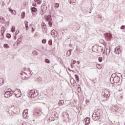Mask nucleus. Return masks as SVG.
<instances>
[{
  "label": "nucleus",
  "mask_w": 125,
  "mask_h": 125,
  "mask_svg": "<svg viewBox=\"0 0 125 125\" xmlns=\"http://www.w3.org/2000/svg\"><path fill=\"white\" fill-rule=\"evenodd\" d=\"M14 94L15 96H16V97H21V95H22V94H21V91H20V90L18 89H16L14 91Z\"/></svg>",
  "instance_id": "nucleus-1"
},
{
  "label": "nucleus",
  "mask_w": 125,
  "mask_h": 125,
  "mask_svg": "<svg viewBox=\"0 0 125 125\" xmlns=\"http://www.w3.org/2000/svg\"><path fill=\"white\" fill-rule=\"evenodd\" d=\"M37 95H36V93H35V91L31 90L29 91V97L31 98H35Z\"/></svg>",
  "instance_id": "nucleus-2"
},
{
  "label": "nucleus",
  "mask_w": 125,
  "mask_h": 125,
  "mask_svg": "<svg viewBox=\"0 0 125 125\" xmlns=\"http://www.w3.org/2000/svg\"><path fill=\"white\" fill-rule=\"evenodd\" d=\"M28 110L27 109H24L23 111L22 116L24 119H27V118L29 117V115L28 114Z\"/></svg>",
  "instance_id": "nucleus-3"
},
{
  "label": "nucleus",
  "mask_w": 125,
  "mask_h": 125,
  "mask_svg": "<svg viewBox=\"0 0 125 125\" xmlns=\"http://www.w3.org/2000/svg\"><path fill=\"white\" fill-rule=\"evenodd\" d=\"M11 95H12V93H11V92H10V91H8L5 93L4 96L6 98H8L9 97H10Z\"/></svg>",
  "instance_id": "nucleus-4"
},
{
  "label": "nucleus",
  "mask_w": 125,
  "mask_h": 125,
  "mask_svg": "<svg viewBox=\"0 0 125 125\" xmlns=\"http://www.w3.org/2000/svg\"><path fill=\"white\" fill-rule=\"evenodd\" d=\"M112 34L110 33H107L105 35V39L106 41H110V40H112Z\"/></svg>",
  "instance_id": "nucleus-5"
},
{
  "label": "nucleus",
  "mask_w": 125,
  "mask_h": 125,
  "mask_svg": "<svg viewBox=\"0 0 125 125\" xmlns=\"http://www.w3.org/2000/svg\"><path fill=\"white\" fill-rule=\"evenodd\" d=\"M85 125H88L89 124H90V119L89 118H86L84 119Z\"/></svg>",
  "instance_id": "nucleus-6"
},
{
  "label": "nucleus",
  "mask_w": 125,
  "mask_h": 125,
  "mask_svg": "<svg viewBox=\"0 0 125 125\" xmlns=\"http://www.w3.org/2000/svg\"><path fill=\"white\" fill-rule=\"evenodd\" d=\"M104 95H105V96H106V97H109V96H110V92L109 91H108L107 90H104Z\"/></svg>",
  "instance_id": "nucleus-7"
},
{
  "label": "nucleus",
  "mask_w": 125,
  "mask_h": 125,
  "mask_svg": "<svg viewBox=\"0 0 125 125\" xmlns=\"http://www.w3.org/2000/svg\"><path fill=\"white\" fill-rule=\"evenodd\" d=\"M51 34L54 38H55L57 36V33H56V31H55L54 30H53L51 31Z\"/></svg>",
  "instance_id": "nucleus-8"
},
{
  "label": "nucleus",
  "mask_w": 125,
  "mask_h": 125,
  "mask_svg": "<svg viewBox=\"0 0 125 125\" xmlns=\"http://www.w3.org/2000/svg\"><path fill=\"white\" fill-rule=\"evenodd\" d=\"M113 81L115 83H118L120 82V78L118 77H115L113 79Z\"/></svg>",
  "instance_id": "nucleus-9"
},
{
  "label": "nucleus",
  "mask_w": 125,
  "mask_h": 125,
  "mask_svg": "<svg viewBox=\"0 0 125 125\" xmlns=\"http://www.w3.org/2000/svg\"><path fill=\"white\" fill-rule=\"evenodd\" d=\"M46 21H47V22L52 21V18H51V16L50 15L47 16L46 18Z\"/></svg>",
  "instance_id": "nucleus-10"
},
{
  "label": "nucleus",
  "mask_w": 125,
  "mask_h": 125,
  "mask_svg": "<svg viewBox=\"0 0 125 125\" xmlns=\"http://www.w3.org/2000/svg\"><path fill=\"white\" fill-rule=\"evenodd\" d=\"M95 117H97L98 118H97L96 120H99V118H100V113H99V112H96L95 113Z\"/></svg>",
  "instance_id": "nucleus-11"
},
{
  "label": "nucleus",
  "mask_w": 125,
  "mask_h": 125,
  "mask_svg": "<svg viewBox=\"0 0 125 125\" xmlns=\"http://www.w3.org/2000/svg\"><path fill=\"white\" fill-rule=\"evenodd\" d=\"M1 34L2 36H3V34H4V32H5V28L4 27H1Z\"/></svg>",
  "instance_id": "nucleus-12"
},
{
  "label": "nucleus",
  "mask_w": 125,
  "mask_h": 125,
  "mask_svg": "<svg viewBox=\"0 0 125 125\" xmlns=\"http://www.w3.org/2000/svg\"><path fill=\"white\" fill-rule=\"evenodd\" d=\"M4 82V80L2 78H0V86H1L2 84H3V82Z\"/></svg>",
  "instance_id": "nucleus-13"
},
{
  "label": "nucleus",
  "mask_w": 125,
  "mask_h": 125,
  "mask_svg": "<svg viewBox=\"0 0 125 125\" xmlns=\"http://www.w3.org/2000/svg\"><path fill=\"white\" fill-rule=\"evenodd\" d=\"M28 21L25 22V28H26V31L28 30V29H29V26H28Z\"/></svg>",
  "instance_id": "nucleus-14"
},
{
  "label": "nucleus",
  "mask_w": 125,
  "mask_h": 125,
  "mask_svg": "<svg viewBox=\"0 0 125 125\" xmlns=\"http://www.w3.org/2000/svg\"><path fill=\"white\" fill-rule=\"evenodd\" d=\"M21 78L22 80H26L27 77L25 76V74H21Z\"/></svg>",
  "instance_id": "nucleus-15"
},
{
  "label": "nucleus",
  "mask_w": 125,
  "mask_h": 125,
  "mask_svg": "<svg viewBox=\"0 0 125 125\" xmlns=\"http://www.w3.org/2000/svg\"><path fill=\"white\" fill-rule=\"evenodd\" d=\"M59 104L60 105L64 104V101L63 100H60L59 102Z\"/></svg>",
  "instance_id": "nucleus-16"
},
{
  "label": "nucleus",
  "mask_w": 125,
  "mask_h": 125,
  "mask_svg": "<svg viewBox=\"0 0 125 125\" xmlns=\"http://www.w3.org/2000/svg\"><path fill=\"white\" fill-rule=\"evenodd\" d=\"M11 31L12 32V33H14V32H15V26H12Z\"/></svg>",
  "instance_id": "nucleus-17"
},
{
  "label": "nucleus",
  "mask_w": 125,
  "mask_h": 125,
  "mask_svg": "<svg viewBox=\"0 0 125 125\" xmlns=\"http://www.w3.org/2000/svg\"><path fill=\"white\" fill-rule=\"evenodd\" d=\"M75 80H76L77 82H80V79L79 78V76L75 75Z\"/></svg>",
  "instance_id": "nucleus-18"
},
{
  "label": "nucleus",
  "mask_w": 125,
  "mask_h": 125,
  "mask_svg": "<svg viewBox=\"0 0 125 125\" xmlns=\"http://www.w3.org/2000/svg\"><path fill=\"white\" fill-rule=\"evenodd\" d=\"M31 10H32V12H37V8H36L33 7V8H32Z\"/></svg>",
  "instance_id": "nucleus-19"
},
{
  "label": "nucleus",
  "mask_w": 125,
  "mask_h": 125,
  "mask_svg": "<svg viewBox=\"0 0 125 125\" xmlns=\"http://www.w3.org/2000/svg\"><path fill=\"white\" fill-rule=\"evenodd\" d=\"M21 18H22V19L24 18L25 17V12H22L21 13Z\"/></svg>",
  "instance_id": "nucleus-20"
},
{
  "label": "nucleus",
  "mask_w": 125,
  "mask_h": 125,
  "mask_svg": "<svg viewBox=\"0 0 125 125\" xmlns=\"http://www.w3.org/2000/svg\"><path fill=\"white\" fill-rule=\"evenodd\" d=\"M49 27H52V21H48Z\"/></svg>",
  "instance_id": "nucleus-21"
},
{
  "label": "nucleus",
  "mask_w": 125,
  "mask_h": 125,
  "mask_svg": "<svg viewBox=\"0 0 125 125\" xmlns=\"http://www.w3.org/2000/svg\"><path fill=\"white\" fill-rule=\"evenodd\" d=\"M4 47L5 48H9V45H8V44H4Z\"/></svg>",
  "instance_id": "nucleus-22"
},
{
  "label": "nucleus",
  "mask_w": 125,
  "mask_h": 125,
  "mask_svg": "<svg viewBox=\"0 0 125 125\" xmlns=\"http://www.w3.org/2000/svg\"><path fill=\"white\" fill-rule=\"evenodd\" d=\"M55 7L56 8H58V7H59V3H55Z\"/></svg>",
  "instance_id": "nucleus-23"
},
{
  "label": "nucleus",
  "mask_w": 125,
  "mask_h": 125,
  "mask_svg": "<svg viewBox=\"0 0 125 125\" xmlns=\"http://www.w3.org/2000/svg\"><path fill=\"white\" fill-rule=\"evenodd\" d=\"M102 60H103V58H102V57L99 58L98 61L99 62H102Z\"/></svg>",
  "instance_id": "nucleus-24"
},
{
  "label": "nucleus",
  "mask_w": 125,
  "mask_h": 125,
  "mask_svg": "<svg viewBox=\"0 0 125 125\" xmlns=\"http://www.w3.org/2000/svg\"><path fill=\"white\" fill-rule=\"evenodd\" d=\"M45 62L46 63H50V61H49L48 59H46V60H45Z\"/></svg>",
  "instance_id": "nucleus-25"
},
{
  "label": "nucleus",
  "mask_w": 125,
  "mask_h": 125,
  "mask_svg": "<svg viewBox=\"0 0 125 125\" xmlns=\"http://www.w3.org/2000/svg\"><path fill=\"white\" fill-rule=\"evenodd\" d=\"M6 37L8 38V39H9L10 38V37H11V35L10 34H7Z\"/></svg>",
  "instance_id": "nucleus-26"
},
{
  "label": "nucleus",
  "mask_w": 125,
  "mask_h": 125,
  "mask_svg": "<svg viewBox=\"0 0 125 125\" xmlns=\"http://www.w3.org/2000/svg\"><path fill=\"white\" fill-rule=\"evenodd\" d=\"M48 43H49V45H51L52 44V41L49 40L48 41Z\"/></svg>",
  "instance_id": "nucleus-27"
},
{
  "label": "nucleus",
  "mask_w": 125,
  "mask_h": 125,
  "mask_svg": "<svg viewBox=\"0 0 125 125\" xmlns=\"http://www.w3.org/2000/svg\"><path fill=\"white\" fill-rule=\"evenodd\" d=\"M42 43H45L46 42V40H45V39L42 40Z\"/></svg>",
  "instance_id": "nucleus-28"
},
{
  "label": "nucleus",
  "mask_w": 125,
  "mask_h": 125,
  "mask_svg": "<svg viewBox=\"0 0 125 125\" xmlns=\"http://www.w3.org/2000/svg\"><path fill=\"white\" fill-rule=\"evenodd\" d=\"M19 33H20L19 30H17V31H16V36L17 35H18V34H19Z\"/></svg>",
  "instance_id": "nucleus-29"
},
{
  "label": "nucleus",
  "mask_w": 125,
  "mask_h": 125,
  "mask_svg": "<svg viewBox=\"0 0 125 125\" xmlns=\"http://www.w3.org/2000/svg\"><path fill=\"white\" fill-rule=\"evenodd\" d=\"M9 11H10V12H14V11L11 8H9Z\"/></svg>",
  "instance_id": "nucleus-30"
},
{
  "label": "nucleus",
  "mask_w": 125,
  "mask_h": 125,
  "mask_svg": "<svg viewBox=\"0 0 125 125\" xmlns=\"http://www.w3.org/2000/svg\"><path fill=\"white\" fill-rule=\"evenodd\" d=\"M125 26H124V25H122L121 27V29H122V30H124V29H125Z\"/></svg>",
  "instance_id": "nucleus-31"
},
{
  "label": "nucleus",
  "mask_w": 125,
  "mask_h": 125,
  "mask_svg": "<svg viewBox=\"0 0 125 125\" xmlns=\"http://www.w3.org/2000/svg\"><path fill=\"white\" fill-rule=\"evenodd\" d=\"M35 1L36 2H38V3H41V2H40V1H39V0H35Z\"/></svg>",
  "instance_id": "nucleus-32"
},
{
  "label": "nucleus",
  "mask_w": 125,
  "mask_h": 125,
  "mask_svg": "<svg viewBox=\"0 0 125 125\" xmlns=\"http://www.w3.org/2000/svg\"><path fill=\"white\" fill-rule=\"evenodd\" d=\"M14 12H11V13H12V14H16V13L15 12V10H13Z\"/></svg>",
  "instance_id": "nucleus-33"
},
{
  "label": "nucleus",
  "mask_w": 125,
  "mask_h": 125,
  "mask_svg": "<svg viewBox=\"0 0 125 125\" xmlns=\"http://www.w3.org/2000/svg\"><path fill=\"white\" fill-rule=\"evenodd\" d=\"M67 53H69V55H71V51H68Z\"/></svg>",
  "instance_id": "nucleus-34"
},
{
  "label": "nucleus",
  "mask_w": 125,
  "mask_h": 125,
  "mask_svg": "<svg viewBox=\"0 0 125 125\" xmlns=\"http://www.w3.org/2000/svg\"><path fill=\"white\" fill-rule=\"evenodd\" d=\"M33 6H37V4H36V3H33Z\"/></svg>",
  "instance_id": "nucleus-35"
},
{
  "label": "nucleus",
  "mask_w": 125,
  "mask_h": 125,
  "mask_svg": "<svg viewBox=\"0 0 125 125\" xmlns=\"http://www.w3.org/2000/svg\"><path fill=\"white\" fill-rule=\"evenodd\" d=\"M76 62H76V61H73V64H76Z\"/></svg>",
  "instance_id": "nucleus-36"
},
{
  "label": "nucleus",
  "mask_w": 125,
  "mask_h": 125,
  "mask_svg": "<svg viewBox=\"0 0 125 125\" xmlns=\"http://www.w3.org/2000/svg\"><path fill=\"white\" fill-rule=\"evenodd\" d=\"M14 40H16V35H15L14 37Z\"/></svg>",
  "instance_id": "nucleus-37"
},
{
  "label": "nucleus",
  "mask_w": 125,
  "mask_h": 125,
  "mask_svg": "<svg viewBox=\"0 0 125 125\" xmlns=\"http://www.w3.org/2000/svg\"><path fill=\"white\" fill-rule=\"evenodd\" d=\"M34 31H35V29L34 28H32V32H34Z\"/></svg>",
  "instance_id": "nucleus-38"
},
{
  "label": "nucleus",
  "mask_w": 125,
  "mask_h": 125,
  "mask_svg": "<svg viewBox=\"0 0 125 125\" xmlns=\"http://www.w3.org/2000/svg\"><path fill=\"white\" fill-rule=\"evenodd\" d=\"M77 64H78L79 65L80 64V62L79 61H77Z\"/></svg>",
  "instance_id": "nucleus-39"
},
{
  "label": "nucleus",
  "mask_w": 125,
  "mask_h": 125,
  "mask_svg": "<svg viewBox=\"0 0 125 125\" xmlns=\"http://www.w3.org/2000/svg\"><path fill=\"white\" fill-rule=\"evenodd\" d=\"M97 68H98L99 69H101V67H98V66Z\"/></svg>",
  "instance_id": "nucleus-40"
},
{
  "label": "nucleus",
  "mask_w": 125,
  "mask_h": 125,
  "mask_svg": "<svg viewBox=\"0 0 125 125\" xmlns=\"http://www.w3.org/2000/svg\"><path fill=\"white\" fill-rule=\"evenodd\" d=\"M98 66H100V65H99V64H98Z\"/></svg>",
  "instance_id": "nucleus-41"
}]
</instances>
